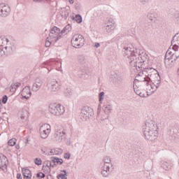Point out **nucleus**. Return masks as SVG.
<instances>
[{"mask_svg":"<svg viewBox=\"0 0 179 179\" xmlns=\"http://www.w3.org/2000/svg\"><path fill=\"white\" fill-rule=\"evenodd\" d=\"M122 52L124 57H127L130 66L131 68H140L139 64L145 62L148 56L145 52L134 48L132 44L122 45Z\"/></svg>","mask_w":179,"mask_h":179,"instance_id":"nucleus-1","label":"nucleus"},{"mask_svg":"<svg viewBox=\"0 0 179 179\" xmlns=\"http://www.w3.org/2000/svg\"><path fill=\"white\" fill-rule=\"evenodd\" d=\"M0 47H4L6 54H12L15 51V42L10 38L0 36Z\"/></svg>","mask_w":179,"mask_h":179,"instance_id":"nucleus-2","label":"nucleus"},{"mask_svg":"<svg viewBox=\"0 0 179 179\" xmlns=\"http://www.w3.org/2000/svg\"><path fill=\"white\" fill-rule=\"evenodd\" d=\"M149 71H153V73L151 74H148L149 78H150V83L152 85H156V89L159 88V86L160 85V74H159V72H157V71H156L155 69H148L146 70V72H149Z\"/></svg>","mask_w":179,"mask_h":179,"instance_id":"nucleus-3","label":"nucleus"},{"mask_svg":"<svg viewBox=\"0 0 179 179\" xmlns=\"http://www.w3.org/2000/svg\"><path fill=\"white\" fill-rule=\"evenodd\" d=\"M49 111L53 115H62L65 113V108L58 103H52L49 106Z\"/></svg>","mask_w":179,"mask_h":179,"instance_id":"nucleus-4","label":"nucleus"},{"mask_svg":"<svg viewBox=\"0 0 179 179\" xmlns=\"http://www.w3.org/2000/svg\"><path fill=\"white\" fill-rule=\"evenodd\" d=\"M71 45L74 48H80L85 45V38L83 36L76 34L71 38Z\"/></svg>","mask_w":179,"mask_h":179,"instance_id":"nucleus-5","label":"nucleus"},{"mask_svg":"<svg viewBox=\"0 0 179 179\" xmlns=\"http://www.w3.org/2000/svg\"><path fill=\"white\" fill-rule=\"evenodd\" d=\"M94 115L93 108L89 106H85L81 109L80 117L83 121H87Z\"/></svg>","mask_w":179,"mask_h":179,"instance_id":"nucleus-6","label":"nucleus"},{"mask_svg":"<svg viewBox=\"0 0 179 179\" xmlns=\"http://www.w3.org/2000/svg\"><path fill=\"white\" fill-rule=\"evenodd\" d=\"M138 82H139V83L141 86H145L146 87H148V86L151 83H150V78H149V76L142 77L139 74H138V76H136V79L134 81V85H136V83Z\"/></svg>","mask_w":179,"mask_h":179,"instance_id":"nucleus-7","label":"nucleus"},{"mask_svg":"<svg viewBox=\"0 0 179 179\" xmlns=\"http://www.w3.org/2000/svg\"><path fill=\"white\" fill-rule=\"evenodd\" d=\"M49 37L52 40V41H55V43H57L58 40H61V34L59 28L57 27H54L53 28H52L49 34Z\"/></svg>","mask_w":179,"mask_h":179,"instance_id":"nucleus-8","label":"nucleus"},{"mask_svg":"<svg viewBox=\"0 0 179 179\" xmlns=\"http://www.w3.org/2000/svg\"><path fill=\"white\" fill-rule=\"evenodd\" d=\"M159 127H157V124L154 120H148L145 122V127L143 128V131H157Z\"/></svg>","mask_w":179,"mask_h":179,"instance_id":"nucleus-9","label":"nucleus"},{"mask_svg":"<svg viewBox=\"0 0 179 179\" xmlns=\"http://www.w3.org/2000/svg\"><path fill=\"white\" fill-rule=\"evenodd\" d=\"M54 138L56 142H62V141H65V138H66V134L65 130L61 129L56 130L54 134Z\"/></svg>","mask_w":179,"mask_h":179,"instance_id":"nucleus-10","label":"nucleus"},{"mask_svg":"<svg viewBox=\"0 0 179 179\" xmlns=\"http://www.w3.org/2000/svg\"><path fill=\"white\" fill-rule=\"evenodd\" d=\"M50 128H51V126H50V124H43L41 127L39 131L41 138H42V139H45L46 138H48L50 134Z\"/></svg>","mask_w":179,"mask_h":179,"instance_id":"nucleus-11","label":"nucleus"},{"mask_svg":"<svg viewBox=\"0 0 179 179\" xmlns=\"http://www.w3.org/2000/svg\"><path fill=\"white\" fill-rule=\"evenodd\" d=\"M144 136L147 141H153L155 139H157V136L159 135L158 131H143Z\"/></svg>","mask_w":179,"mask_h":179,"instance_id":"nucleus-12","label":"nucleus"},{"mask_svg":"<svg viewBox=\"0 0 179 179\" xmlns=\"http://www.w3.org/2000/svg\"><path fill=\"white\" fill-rule=\"evenodd\" d=\"M9 13H10V7L5 3L0 4V16L1 17H6V16H9Z\"/></svg>","mask_w":179,"mask_h":179,"instance_id":"nucleus-13","label":"nucleus"},{"mask_svg":"<svg viewBox=\"0 0 179 179\" xmlns=\"http://www.w3.org/2000/svg\"><path fill=\"white\" fill-rule=\"evenodd\" d=\"M61 87V82L57 81L56 80H52L48 85V89L50 92H58Z\"/></svg>","mask_w":179,"mask_h":179,"instance_id":"nucleus-14","label":"nucleus"},{"mask_svg":"<svg viewBox=\"0 0 179 179\" xmlns=\"http://www.w3.org/2000/svg\"><path fill=\"white\" fill-rule=\"evenodd\" d=\"M44 82L41 78H36L34 80V83H33L31 90L32 92H37V91L40 90L41 89V86H43V84Z\"/></svg>","mask_w":179,"mask_h":179,"instance_id":"nucleus-15","label":"nucleus"},{"mask_svg":"<svg viewBox=\"0 0 179 179\" xmlns=\"http://www.w3.org/2000/svg\"><path fill=\"white\" fill-rule=\"evenodd\" d=\"M110 79H112L113 83L115 85H121L122 83V76L120 73H114L111 75Z\"/></svg>","mask_w":179,"mask_h":179,"instance_id":"nucleus-16","label":"nucleus"},{"mask_svg":"<svg viewBox=\"0 0 179 179\" xmlns=\"http://www.w3.org/2000/svg\"><path fill=\"white\" fill-rule=\"evenodd\" d=\"M21 95L24 99H30L31 96V92L30 91V86H26L22 90Z\"/></svg>","mask_w":179,"mask_h":179,"instance_id":"nucleus-17","label":"nucleus"},{"mask_svg":"<svg viewBox=\"0 0 179 179\" xmlns=\"http://www.w3.org/2000/svg\"><path fill=\"white\" fill-rule=\"evenodd\" d=\"M19 117L21 120H26L27 118H29V112L27 110L22 108L19 112Z\"/></svg>","mask_w":179,"mask_h":179,"instance_id":"nucleus-18","label":"nucleus"},{"mask_svg":"<svg viewBox=\"0 0 179 179\" xmlns=\"http://www.w3.org/2000/svg\"><path fill=\"white\" fill-rule=\"evenodd\" d=\"M22 176L24 179H31V171L27 169H22Z\"/></svg>","mask_w":179,"mask_h":179,"instance_id":"nucleus-19","label":"nucleus"},{"mask_svg":"<svg viewBox=\"0 0 179 179\" xmlns=\"http://www.w3.org/2000/svg\"><path fill=\"white\" fill-rule=\"evenodd\" d=\"M101 174L103 177H108V175L110 174V166L104 164L101 171Z\"/></svg>","mask_w":179,"mask_h":179,"instance_id":"nucleus-20","label":"nucleus"},{"mask_svg":"<svg viewBox=\"0 0 179 179\" xmlns=\"http://www.w3.org/2000/svg\"><path fill=\"white\" fill-rule=\"evenodd\" d=\"M160 165H161V167L166 171H169V170H171V164H169V163L166 161H162L160 162Z\"/></svg>","mask_w":179,"mask_h":179,"instance_id":"nucleus-21","label":"nucleus"},{"mask_svg":"<svg viewBox=\"0 0 179 179\" xmlns=\"http://www.w3.org/2000/svg\"><path fill=\"white\" fill-rule=\"evenodd\" d=\"M78 76L81 79H87L89 78V73L82 69L78 71Z\"/></svg>","mask_w":179,"mask_h":179,"instance_id":"nucleus-22","label":"nucleus"},{"mask_svg":"<svg viewBox=\"0 0 179 179\" xmlns=\"http://www.w3.org/2000/svg\"><path fill=\"white\" fill-rule=\"evenodd\" d=\"M61 15L62 17L64 19V20H66V19H68V17L69 16V10L65 8H62Z\"/></svg>","mask_w":179,"mask_h":179,"instance_id":"nucleus-23","label":"nucleus"},{"mask_svg":"<svg viewBox=\"0 0 179 179\" xmlns=\"http://www.w3.org/2000/svg\"><path fill=\"white\" fill-rule=\"evenodd\" d=\"M51 162L53 163L54 167L55 166H57V164H62V163H64V160L58 157H52Z\"/></svg>","mask_w":179,"mask_h":179,"instance_id":"nucleus-24","label":"nucleus"},{"mask_svg":"<svg viewBox=\"0 0 179 179\" xmlns=\"http://www.w3.org/2000/svg\"><path fill=\"white\" fill-rule=\"evenodd\" d=\"M103 110L105 114H110V113H111V111L113 110V106H111V105L110 104L104 105L103 107Z\"/></svg>","mask_w":179,"mask_h":179,"instance_id":"nucleus-25","label":"nucleus"},{"mask_svg":"<svg viewBox=\"0 0 179 179\" xmlns=\"http://www.w3.org/2000/svg\"><path fill=\"white\" fill-rule=\"evenodd\" d=\"M179 44V32L174 35L173 37V40L171 41V44Z\"/></svg>","mask_w":179,"mask_h":179,"instance_id":"nucleus-26","label":"nucleus"},{"mask_svg":"<svg viewBox=\"0 0 179 179\" xmlns=\"http://www.w3.org/2000/svg\"><path fill=\"white\" fill-rule=\"evenodd\" d=\"M62 173H60L57 176V179H59V178H62V179H68V178H66V176H68L66 174V171L65 170H63V171H61Z\"/></svg>","mask_w":179,"mask_h":179,"instance_id":"nucleus-27","label":"nucleus"},{"mask_svg":"<svg viewBox=\"0 0 179 179\" xmlns=\"http://www.w3.org/2000/svg\"><path fill=\"white\" fill-rule=\"evenodd\" d=\"M104 29L106 33H111L114 29H115V26H111V25H104Z\"/></svg>","mask_w":179,"mask_h":179,"instance_id":"nucleus-28","label":"nucleus"},{"mask_svg":"<svg viewBox=\"0 0 179 179\" xmlns=\"http://www.w3.org/2000/svg\"><path fill=\"white\" fill-rule=\"evenodd\" d=\"M72 20L77 22V23H82V16L76 15V17L71 16Z\"/></svg>","mask_w":179,"mask_h":179,"instance_id":"nucleus-29","label":"nucleus"},{"mask_svg":"<svg viewBox=\"0 0 179 179\" xmlns=\"http://www.w3.org/2000/svg\"><path fill=\"white\" fill-rule=\"evenodd\" d=\"M45 167H48V169H50V167H54V164H51V161H45L43 163V169L44 170Z\"/></svg>","mask_w":179,"mask_h":179,"instance_id":"nucleus-30","label":"nucleus"},{"mask_svg":"<svg viewBox=\"0 0 179 179\" xmlns=\"http://www.w3.org/2000/svg\"><path fill=\"white\" fill-rule=\"evenodd\" d=\"M12 53H6V50L5 48L0 46V57H3V55H10Z\"/></svg>","mask_w":179,"mask_h":179,"instance_id":"nucleus-31","label":"nucleus"},{"mask_svg":"<svg viewBox=\"0 0 179 179\" xmlns=\"http://www.w3.org/2000/svg\"><path fill=\"white\" fill-rule=\"evenodd\" d=\"M115 22L113 18H109L107 21L105 22V26H115Z\"/></svg>","mask_w":179,"mask_h":179,"instance_id":"nucleus-32","label":"nucleus"},{"mask_svg":"<svg viewBox=\"0 0 179 179\" xmlns=\"http://www.w3.org/2000/svg\"><path fill=\"white\" fill-rule=\"evenodd\" d=\"M146 89L148 90H150V89H152V93H154V92H156V90H157V88H156V84L152 85V83H150V85L148 86V87H146Z\"/></svg>","mask_w":179,"mask_h":179,"instance_id":"nucleus-33","label":"nucleus"},{"mask_svg":"<svg viewBox=\"0 0 179 179\" xmlns=\"http://www.w3.org/2000/svg\"><path fill=\"white\" fill-rule=\"evenodd\" d=\"M171 15H172L173 19H174L175 20L178 22V20H179V13H178V11H173Z\"/></svg>","mask_w":179,"mask_h":179,"instance_id":"nucleus-34","label":"nucleus"},{"mask_svg":"<svg viewBox=\"0 0 179 179\" xmlns=\"http://www.w3.org/2000/svg\"><path fill=\"white\" fill-rule=\"evenodd\" d=\"M78 61L80 64H83L86 61V58L85 57V55H78Z\"/></svg>","mask_w":179,"mask_h":179,"instance_id":"nucleus-35","label":"nucleus"},{"mask_svg":"<svg viewBox=\"0 0 179 179\" xmlns=\"http://www.w3.org/2000/svg\"><path fill=\"white\" fill-rule=\"evenodd\" d=\"M8 146H15L16 145V138H11L8 142Z\"/></svg>","mask_w":179,"mask_h":179,"instance_id":"nucleus-36","label":"nucleus"},{"mask_svg":"<svg viewBox=\"0 0 179 179\" xmlns=\"http://www.w3.org/2000/svg\"><path fill=\"white\" fill-rule=\"evenodd\" d=\"M148 18L150 20H153V19H156V17H157V16L156 15V14L155 13H149L147 15Z\"/></svg>","mask_w":179,"mask_h":179,"instance_id":"nucleus-37","label":"nucleus"},{"mask_svg":"<svg viewBox=\"0 0 179 179\" xmlns=\"http://www.w3.org/2000/svg\"><path fill=\"white\" fill-rule=\"evenodd\" d=\"M167 54H169V55H171L172 59H173V61H176V59H177V52H167Z\"/></svg>","mask_w":179,"mask_h":179,"instance_id":"nucleus-38","label":"nucleus"},{"mask_svg":"<svg viewBox=\"0 0 179 179\" xmlns=\"http://www.w3.org/2000/svg\"><path fill=\"white\" fill-rule=\"evenodd\" d=\"M64 93L67 97H69V96H72V90L71 88H67L65 90Z\"/></svg>","mask_w":179,"mask_h":179,"instance_id":"nucleus-39","label":"nucleus"},{"mask_svg":"<svg viewBox=\"0 0 179 179\" xmlns=\"http://www.w3.org/2000/svg\"><path fill=\"white\" fill-rule=\"evenodd\" d=\"M103 163L104 164H110V163H111V158H110V157H105L103 158Z\"/></svg>","mask_w":179,"mask_h":179,"instance_id":"nucleus-40","label":"nucleus"},{"mask_svg":"<svg viewBox=\"0 0 179 179\" xmlns=\"http://www.w3.org/2000/svg\"><path fill=\"white\" fill-rule=\"evenodd\" d=\"M133 87L135 93L137 94L141 97H142L143 96L142 93L139 92V90H136V89L138 88V87L136 86V84H134Z\"/></svg>","mask_w":179,"mask_h":179,"instance_id":"nucleus-41","label":"nucleus"},{"mask_svg":"<svg viewBox=\"0 0 179 179\" xmlns=\"http://www.w3.org/2000/svg\"><path fill=\"white\" fill-rule=\"evenodd\" d=\"M53 155H62V149L61 148H56L54 151Z\"/></svg>","mask_w":179,"mask_h":179,"instance_id":"nucleus-42","label":"nucleus"},{"mask_svg":"<svg viewBox=\"0 0 179 179\" xmlns=\"http://www.w3.org/2000/svg\"><path fill=\"white\" fill-rule=\"evenodd\" d=\"M35 164L36 166H41V163H43V161H41V159L36 158L34 160Z\"/></svg>","mask_w":179,"mask_h":179,"instance_id":"nucleus-43","label":"nucleus"},{"mask_svg":"<svg viewBox=\"0 0 179 179\" xmlns=\"http://www.w3.org/2000/svg\"><path fill=\"white\" fill-rule=\"evenodd\" d=\"M68 31H66L64 28L60 32V36H61V38H62V37H64V36H65L66 34H68Z\"/></svg>","mask_w":179,"mask_h":179,"instance_id":"nucleus-44","label":"nucleus"},{"mask_svg":"<svg viewBox=\"0 0 179 179\" xmlns=\"http://www.w3.org/2000/svg\"><path fill=\"white\" fill-rule=\"evenodd\" d=\"M173 45L172 47V50L174 51V52H176V51H178V43H173Z\"/></svg>","mask_w":179,"mask_h":179,"instance_id":"nucleus-45","label":"nucleus"},{"mask_svg":"<svg viewBox=\"0 0 179 179\" xmlns=\"http://www.w3.org/2000/svg\"><path fill=\"white\" fill-rule=\"evenodd\" d=\"M99 102L101 103L103 99V97H104V92H101V93H99Z\"/></svg>","mask_w":179,"mask_h":179,"instance_id":"nucleus-46","label":"nucleus"},{"mask_svg":"<svg viewBox=\"0 0 179 179\" xmlns=\"http://www.w3.org/2000/svg\"><path fill=\"white\" fill-rule=\"evenodd\" d=\"M3 104H6L7 101H8V96L6 95H4L2 98V100H1Z\"/></svg>","mask_w":179,"mask_h":179,"instance_id":"nucleus-47","label":"nucleus"},{"mask_svg":"<svg viewBox=\"0 0 179 179\" xmlns=\"http://www.w3.org/2000/svg\"><path fill=\"white\" fill-rule=\"evenodd\" d=\"M45 45V47H50V45H51V41H50V38L48 37L46 38Z\"/></svg>","mask_w":179,"mask_h":179,"instance_id":"nucleus-48","label":"nucleus"},{"mask_svg":"<svg viewBox=\"0 0 179 179\" xmlns=\"http://www.w3.org/2000/svg\"><path fill=\"white\" fill-rule=\"evenodd\" d=\"M141 5H146V3H149V0H138Z\"/></svg>","mask_w":179,"mask_h":179,"instance_id":"nucleus-49","label":"nucleus"},{"mask_svg":"<svg viewBox=\"0 0 179 179\" xmlns=\"http://www.w3.org/2000/svg\"><path fill=\"white\" fill-rule=\"evenodd\" d=\"M36 177L40 178H44L45 177V174H44L43 173H37Z\"/></svg>","mask_w":179,"mask_h":179,"instance_id":"nucleus-50","label":"nucleus"},{"mask_svg":"<svg viewBox=\"0 0 179 179\" xmlns=\"http://www.w3.org/2000/svg\"><path fill=\"white\" fill-rule=\"evenodd\" d=\"M16 90H17V88L15 87V85H11V87H10V91L12 92V93H15V92H16Z\"/></svg>","mask_w":179,"mask_h":179,"instance_id":"nucleus-51","label":"nucleus"},{"mask_svg":"<svg viewBox=\"0 0 179 179\" xmlns=\"http://www.w3.org/2000/svg\"><path fill=\"white\" fill-rule=\"evenodd\" d=\"M4 167L5 169H6V162H4L3 164H2V160H1V164H0V169L1 170H3Z\"/></svg>","mask_w":179,"mask_h":179,"instance_id":"nucleus-52","label":"nucleus"},{"mask_svg":"<svg viewBox=\"0 0 179 179\" xmlns=\"http://www.w3.org/2000/svg\"><path fill=\"white\" fill-rule=\"evenodd\" d=\"M64 157V159H69L71 157V154L69 152L65 153Z\"/></svg>","mask_w":179,"mask_h":179,"instance_id":"nucleus-53","label":"nucleus"},{"mask_svg":"<svg viewBox=\"0 0 179 179\" xmlns=\"http://www.w3.org/2000/svg\"><path fill=\"white\" fill-rule=\"evenodd\" d=\"M64 29H65V30L69 33V31L71 30V25L68 24Z\"/></svg>","mask_w":179,"mask_h":179,"instance_id":"nucleus-54","label":"nucleus"},{"mask_svg":"<svg viewBox=\"0 0 179 179\" xmlns=\"http://www.w3.org/2000/svg\"><path fill=\"white\" fill-rule=\"evenodd\" d=\"M52 62V59L50 60V61H47L46 62H45L43 64H42V66H45L44 65H51V62Z\"/></svg>","mask_w":179,"mask_h":179,"instance_id":"nucleus-55","label":"nucleus"},{"mask_svg":"<svg viewBox=\"0 0 179 179\" xmlns=\"http://www.w3.org/2000/svg\"><path fill=\"white\" fill-rule=\"evenodd\" d=\"M21 85L22 84H20V83H16L15 84H14V87L17 89V87H20Z\"/></svg>","mask_w":179,"mask_h":179,"instance_id":"nucleus-56","label":"nucleus"},{"mask_svg":"<svg viewBox=\"0 0 179 179\" xmlns=\"http://www.w3.org/2000/svg\"><path fill=\"white\" fill-rule=\"evenodd\" d=\"M33 2H35V3H41L43 2V0H33Z\"/></svg>","mask_w":179,"mask_h":179,"instance_id":"nucleus-57","label":"nucleus"},{"mask_svg":"<svg viewBox=\"0 0 179 179\" xmlns=\"http://www.w3.org/2000/svg\"><path fill=\"white\" fill-rule=\"evenodd\" d=\"M94 47H95V48H99V47H100V43H95Z\"/></svg>","mask_w":179,"mask_h":179,"instance_id":"nucleus-58","label":"nucleus"},{"mask_svg":"<svg viewBox=\"0 0 179 179\" xmlns=\"http://www.w3.org/2000/svg\"><path fill=\"white\" fill-rule=\"evenodd\" d=\"M17 179H22V174L17 173Z\"/></svg>","mask_w":179,"mask_h":179,"instance_id":"nucleus-59","label":"nucleus"},{"mask_svg":"<svg viewBox=\"0 0 179 179\" xmlns=\"http://www.w3.org/2000/svg\"><path fill=\"white\" fill-rule=\"evenodd\" d=\"M52 0H43V2H46V3H50Z\"/></svg>","mask_w":179,"mask_h":179,"instance_id":"nucleus-60","label":"nucleus"},{"mask_svg":"<svg viewBox=\"0 0 179 179\" xmlns=\"http://www.w3.org/2000/svg\"><path fill=\"white\" fill-rule=\"evenodd\" d=\"M15 148H16V149H17V150L20 149V146L19 145H15Z\"/></svg>","mask_w":179,"mask_h":179,"instance_id":"nucleus-61","label":"nucleus"},{"mask_svg":"<svg viewBox=\"0 0 179 179\" xmlns=\"http://www.w3.org/2000/svg\"><path fill=\"white\" fill-rule=\"evenodd\" d=\"M69 3L72 4V3H73L74 1L73 0H69Z\"/></svg>","mask_w":179,"mask_h":179,"instance_id":"nucleus-62","label":"nucleus"},{"mask_svg":"<svg viewBox=\"0 0 179 179\" xmlns=\"http://www.w3.org/2000/svg\"><path fill=\"white\" fill-rule=\"evenodd\" d=\"M178 57H179V54L176 53V58H178Z\"/></svg>","mask_w":179,"mask_h":179,"instance_id":"nucleus-63","label":"nucleus"},{"mask_svg":"<svg viewBox=\"0 0 179 179\" xmlns=\"http://www.w3.org/2000/svg\"><path fill=\"white\" fill-rule=\"evenodd\" d=\"M178 75L179 76V69H178Z\"/></svg>","mask_w":179,"mask_h":179,"instance_id":"nucleus-64","label":"nucleus"}]
</instances>
